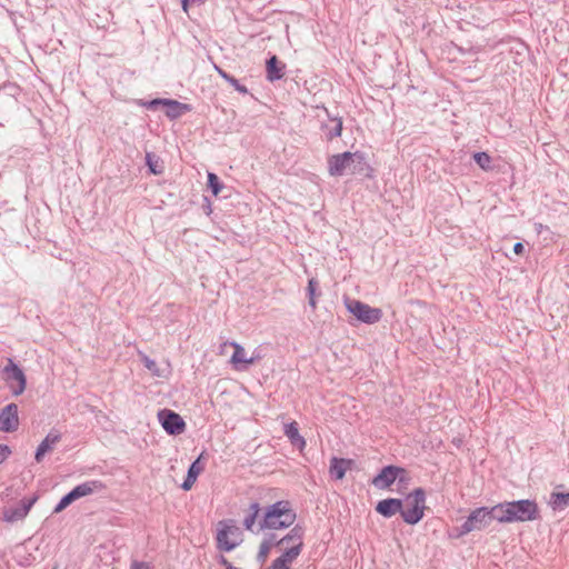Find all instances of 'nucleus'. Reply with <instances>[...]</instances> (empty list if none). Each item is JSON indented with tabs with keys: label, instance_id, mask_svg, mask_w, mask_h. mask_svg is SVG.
Returning <instances> with one entry per match:
<instances>
[{
	"label": "nucleus",
	"instance_id": "11",
	"mask_svg": "<svg viewBox=\"0 0 569 569\" xmlns=\"http://www.w3.org/2000/svg\"><path fill=\"white\" fill-rule=\"evenodd\" d=\"M157 417L167 433L178 436L184 432L187 425L179 413L170 409H162Z\"/></svg>",
	"mask_w": 569,
	"mask_h": 569
},
{
	"label": "nucleus",
	"instance_id": "25",
	"mask_svg": "<svg viewBox=\"0 0 569 569\" xmlns=\"http://www.w3.org/2000/svg\"><path fill=\"white\" fill-rule=\"evenodd\" d=\"M473 159L481 169H490L491 157L487 152H477L473 154Z\"/></svg>",
	"mask_w": 569,
	"mask_h": 569
},
{
	"label": "nucleus",
	"instance_id": "32",
	"mask_svg": "<svg viewBox=\"0 0 569 569\" xmlns=\"http://www.w3.org/2000/svg\"><path fill=\"white\" fill-rule=\"evenodd\" d=\"M229 83H230V84H231V86H232L237 91H239V92H241V93H247V92H248L247 88H246L244 86H241V84L239 83V81H238L236 78H233V77L230 79Z\"/></svg>",
	"mask_w": 569,
	"mask_h": 569
},
{
	"label": "nucleus",
	"instance_id": "10",
	"mask_svg": "<svg viewBox=\"0 0 569 569\" xmlns=\"http://www.w3.org/2000/svg\"><path fill=\"white\" fill-rule=\"evenodd\" d=\"M3 379L14 396H19L24 391L27 385L26 376L11 359L8 360V365L3 369Z\"/></svg>",
	"mask_w": 569,
	"mask_h": 569
},
{
	"label": "nucleus",
	"instance_id": "15",
	"mask_svg": "<svg viewBox=\"0 0 569 569\" xmlns=\"http://www.w3.org/2000/svg\"><path fill=\"white\" fill-rule=\"evenodd\" d=\"M376 510L383 517H392L397 512L401 513L402 500L396 498L381 500L378 502Z\"/></svg>",
	"mask_w": 569,
	"mask_h": 569
},
{
	"label": "nucleus",
	"instance_id": "20",
	"mask_svg": "<svg viewBox=\"0 0 569 569\" xmlns=\"http://www.w3.org/2000/svg\"><path fill=\"white\" fill-rule=\"evenodd\" d=\"M284 435L289 438L292 445L298 446L300 450L306 447V440L299 433L298 423L292 421L284 427Z\"/></svg>",
	"mask_w": 569,
	"mask_h": 569
},
{
	"label": "nucleus",
	"instance_id": "9",
	"mask_svg": "<svg viewBox=\"0 0 569 569\" xmlns=\"http://www.w3.org/2000/svg\"><path fill=\"white\" fill-rule=\"evenodd\" d=\"M396 480L407 482L409 480L407 470L397 466H387L372 479V485L379 489H388Z\"/></svg>",
	"mask_w": 569,
	"mask_h": 569
},
{
	"label": "nucleus",
	"instance_id": "33",
	"mask_svg": "<svg viewBox=\"0 0 569 569\" xmlns=\"http://www.w3.org/2000/svg\"><path fill=\"white\" fill-rule=\"evenodd\" d=\"M11 453L8 446L0 445V463H2Z\"/></svg>",
	"mask_w": 569,
	"mask_h": 569
},
{
	"label": "nucleus",
	"instance_id": "6",
	"mask_svg": "<svg viewBox=\"0 0 569 569\" xmlns=\"http://www.w3.org/2000/svg\"><path fill=\"white\" fill-rule=\"evenodd\" d=\"M347 310L359 321L368 325L377 323L382 318V310L373 308L360 300L345 299Z\"/></svg>",
	"mask_w": 569,
	"mask_h": 569
},
{
	"label": "nucleus",
	"instance_id": "39",
	"mask_svg": "<svg viewBox=\"0 0 569 569\" xmlns=\"http://www.w3.org/2000/svg\"><path fill=\"white\" fill-rule=\"evenodd\" d=\"M513 251H515L516 254H521L523 252V244L520 243V242H517L513 246Z\"/></svg>",
	"mask_w": 569,
	"mask_h": 569
},
{
	"label": "nucleus",
	"instance_id": "35",
	"mask_svg": "<svg viewBox=\"0 0 569 569\" xmlns=\"http://www.w3.org/2000/svg\"><path fill=\"white\" fill-rule=\"evenodd\" d=\"M206 0H181L182 2V9L184 12H188V8L190 4L193 3H203Z\"/></svg>",
	"mask_w": 569,
	"mask_h": 569
},
{
	"label": "nucleus",
	"instance_id": "21",
	"mask_svg": "<svg viewBox=\"0 0 569 569\" xmlns=\"http://www.w3.org/2000/svg\"><path fill=\"white\" fill-rule=\"evenodd\" d=\"M60 440L58 433H49L39 445L36 452V460L40 462L43 456L53 449V446Z\"/></svg>",
	"mask_w": 569,
	"mask_h": 569
},
{
	"label": "nucleus",
	"instance_id": "34",
	"mask_svg": "<svg viewBox=\"0 0 569 569\" xmlns=\"http://www.w3.org/2000/svg\"><path fill=\"white\" fill-rule=\"evenodd\" d=\"M131 569H151L150 565L144 561H133L131 563Z\"/></svg>",
	"mask_w": 569,
	"mask_h": 569
},
{
	"label": "nucleus",
	"instance_id": "26",
	"mask_svg": "<svg viewBox=\"0 0 569 569\" xmlns=\"http://www.w3.org/2000/svg\"><path fill=\"white\" fill-rule=\"evenodd\" d=\"M208 186L214 196H218L222 190V183L220 182L218 176L212 172L208 173Z\"/></svg>",
	"mask_w": 569,
	"mask_h": 569
},
{
	"label": "nucleus",
	"instance_id": "28",
	"mask_svg": "<svg viewBox=\"0 0 569 569\" xmlns=\"http://www.w3.org/2000/svg\"><path fill=\"white\" fill-rule=\"evenodd\" d=\"M74 501L72 495L69 492L68 495H66L60 501L59 503L54 508V512L56 513H59L61 512L62 510H64L69 505H71L72 502Z\"/></svg>",
	"mask_w": 569,
	"mask_h": 569
},
{
	"label": "nucleus",
	"instance_id": "29",
	"mask_svg": "<svg viewBox=\"0 0 569 569\" xmlns=\"http://www.w3.org/2000/svg\"><path fill=\"white\" fill-rule=\"evenodd\" d=\"M335 126L329 131L328 139H333L341 136L342 132V120L341 119H333Z\"/></svg>",
	"mask_w": 569,
	"mask_h": 569
},
{
	"label": "nucleus",
	"instance_id": "41",
	"mask_svg": "<svg viewBox=\"0 0 569 569\" xmlns=\"http://www.w3.org/2000/svg\"><path fill=\"white\" fill-rule=\"evenodd\" d=\"M168 103L171 104L174 109L179 108V103L176 101H170Z\"/></svg>",
	"mask_w": 569,
	"mask_h": 569
},
{
	"label": "nucleus",
	"instance_id": "42",
	"mask_svg": "<svg viewBox=\"0 0 569 569\" xmlns=\"http://www.w3.org/2000/svg\"><path fill=\"white\" fill-rule=\"evenodd\" d=\"M53 569H56V568H53Z\"/></svg>",
	"mask_w": 569,
	"mask_h": 569
},
{
	"label": "nucleus",
	"instance_id": "38",
	"mask_svg": "<svg viewBox=\"0 0 569 569\" xmlns=\"http://www.w3.org/2000/svg\"><path fill=\"white\" fill-rule=\"evenodd\" d=\"M220 563L224 566L226 569H238L237 567L232 566L226 557H220Z\"/></svg>",
	"mask_w": 569,
	"mask_h": 569
},
{
	"label": "nucleus",
	"instance_id": "37",
	"mask_svg": "<svg viewBox=\"0 0 569 569\" xmlns=\"http://www.w3.org/2000/svg\"><path fill=\"white\" fill-rule=\"evenodd\" d=\"M214 69L217 70L218 74L223 78L226 81H230V79L232 78V76L228 74L224 70H222L221 68H219L218 66L214 67Z\"/></svg>",
	"mask_w": 569,
	"mask_h": 569
},
{
	"label": "nucleus",
	"instance_id": "36",
	"mask_svg": "<svg viewBox=\"0 0 569 569\" xmlns=\"http://www.w3.org/2000/svg\"><path fill=\"white\" fill-rule=\"evenodd\" d=\"M316 287L317 281L315 279H310L308 283L309 296H316Z\"/></svg>",
	"mask_w": 569,
	"mask_h": 569
},
{
	"label": "nucleus",
	"instance_id": "27",
	"mask_svg": "<svg viewBox=\"0 0 569 569\" xmlns=\"http://www.w3.org/2000/svg\"><path fill=\"white\" fill-rule=\"evenodd\" d=\"M142 361L144 363V367L156 377H163L162 371L160 370L158 363L150 359L147 356H142Z\"/></svg>",
	"mask_w": 569,
	"mask_h": 569
},
{
	"label": "nucleus",
	"instance_id": "2",
	"mask_svg": "<svg viewBox=\"0 0 569 569\" xmlns=\"http://www.w3.org/2000/svg\"><path fill=\"white\" fill-rule=\"evenodd\" d=\"M365 157L359 152H342L328 159V172L332 177L355 174L363 170Z\"/></svg>",
	"mask_w": 569,
	"mask_h": 569
},
{
	"label": "nucleus",
	"instance_id": "19",
	"mask_svg": "<svg viewBox=\"0 0 569 569\" xmlns=\"http://www.w3.org/2000/svg\"><path fill=\"white\" fill-rule=\"evenodd\" d=\"M201 457L202 455L190 466L188 470L187 478L181 486L182 489L186 491L190 490L193 487L198 476L203 471V466L200 462Z\"/></svg>",
	"mask_w": 569,
	"mask_h": 569
},
{
	"label": "nucleus",
	"instance_id": "3",
	"mask_svg": "<svg viewBox=\"0 0 569 569\" xmlns=\"http://www.w3.org/2000/svg\"><path fill=\"white\" fill-rule=\"evenodd\" d=\"M426 509L425 490L417 488L402 501L401 517L406 523L416 525L425 517Z\"/></svg>",
	"mask_w": 569,
	"mask_h": 569
},
{
	"label": "nucleus",
	"instance_id": "18",
	"mask_svg": "<svg viewBox=\"0 0 569 569\" xmlns=\"http://www.w3.org/2000/svg\"><path fill=\"white\" fill-rule=\"evenodd\" d=\"M286 64L280 62L276 56H272L267 61V78L270 81H276L284 76Z\"/></svg>",
	"mask_w": 569,
	"mask_h": 569
},
{
	"label": "nucleus",
	"instance_id": "31",
	"mask_svg": "<svg viewBox=\"0 0 569 569\" xmlns=\"http://www.w3.org/2000/svg\"><path fill=\"white\" fill-rule=\"evenodd\" d=\"M147 164L153 174H161L162 168L158 166V161H153L150 154H147Z\"/></svg>",
	"mask_w": 569,
	"mask_h": 569
},
{
	"label": "nucleus",
	"instance_id": "13",
	"mask_svg": "<svg viewBox=\"0 0 569 569\" xmlns=\"http://www.w3.org/2000/svg\"><path fill=\"white\" fill-rule=\"evenodd\" d=\"M289 539H293V545L288 552H283L280 557H278L271 565L270 569H291V563L299 556V547L301 545L299 536L293 533Z\"/></svg>",
	"mask_w": 569,
	"mask_h": 569
},
{
	"label": "nucleus",
	"instance_id": "8",
	"mask_svg": "<svg viewBox=\"0 0 569 569\" xmlns=\"http://www.w3.org/2000/svg\"><path fill=\"white\" fill-rule=\"evenodd\" d=\"M495 519L492 508L480 507L470 512L461 527L462 533H469L475 530H481L488 527Z\"/></svg>",
	"mask_w": 569,
	"mask_h": 569
},
{
	"label": "nucleus",
	"instance_id": "40",
	"mask_svg": "<svg viewBox=\"0 0 569 569\" xmlns=\"http://www.w3.org/2000/svg\"><path fill=\"white\" fill-rule=\"evenodd\" d=\"M309 303L315 309L317 306L316 296H309Z\"/></svg>",
	"mask_w": 569,
	"mask_h": 569
},
{
	"label": "nucleus",
	"instance_id": "16",
	"mask_svg": "<svg viewBox=\"0 0 569 569\" xmlns=\"http://www.w3.org/2000/svg\"><path fill=\"white\" fill-rule=\"evenodd\" d=\"M352 465H353V461L351 459H342V458L333 457L330 460L329 472L337 480H341L345 477L347 470H349L352 467Z\"/></svg>",
	"mask_w": 569,
	"mask_h": 569
},
{
	"label": "nucleus",
	"instance_id": "17",
	"mask_svg": "<svg viewBox=\"0 0 569 569\" xmlns=\"http://www.w3.org/2000/svg\"><path fill=\"white\" fill-rule=\"evenodd\" d=\"M104 486L101 481L92 480L84 483H81L77 487H74L70 493L72 495L73 499L77 500L79 498L86 497L91 495L92 492L97 490L103 489Z\"/></svg>",
	"mask_w": 569,
	"mask_h": 569
},
{
	"label": "nucleus",
	"instance_id": "14",
	"mask_svg": "<svg viewBox=\"0 0 569 569\" xmlns=\"http://www.w3.org/2000/svg\"><path fill=\"white\" fill-rule=\"evenodd\" d=\"M36 498L22 500L19 507L3 510L2 519L7 522H13L26 518Z\"/></svg>",
	"mask_w": 569,
	"mask_h": 569
},
{
	"label": "nucleus",
	"instance_id": "7",
	"mask_svg": "<svg viewBox=\"0 0 569 569\" xmlns=\"http://www.w3.org/2000/svg\"><path fill=\"white\" fill-rule=\"evenodd\" d=\"M227 347H231L233 349V353L230 358V363L232 368L237 371L247 369L249 366L253 365L259 359V356H256L253 353L249 355L248 351L236 341L223 342L220 346L221 353Z\"/></svg>",
	"mask_w": 569,
	"mask_h": 569
},
{
	"label": "nucleus",
	"instance_id": "12",
	"mask_svg": "<svg viewBox=\"0 0 569 569\" xmlns=\"http://www.w3.org/2000/svg\"><path fill=\"white\" fill-rule=\"evenodd\" d=\"M19 427L18 406L9 403L0 411V430L4 432L16 431Z\"/></svg>",
	"mask_w": 569,
	"mask_h": 569
},
{
	"label": "nucleus",
	"instance_id": "4",
	"mask_svg": "<svg viewBox=\"0 0 569 569\" xmlns=\"http://www.w3.org/2000/svg\"><path fill=\"white\" fill-rule=\"evenodd\" d=\"M296 520V513L288 501H279L272 505L264 515L263 527L269 529H282L290 527Z\"/></svg>",
	"mask_w": 569,
	"mask_h": 569
},
{
	"label": "nucleus",
	"instance_id": "24",
	"mask_svg": "<svg viewBox=\"0 0 569 569\" xmlns=\"http://www.w3.org/2000/svg\"><path fill=\"white\" fill-rule=\"evenodd\" d=\"M260 508L258 503H251L249 507V515L244 518L243 525L246 529L252 530L256 519L259 515Z\"/></svg>",
	"mask_w": 569,
	"mask_h": 569
},
{
	"label": "nucleus",
	"instance_id": "30",
	"mask_svg": "<svg viewBox=\"0 0 569 569\" xmlns=\"http://www.w3.org/2000/svg\"><path fill=\"white\" fill-rule=\"evenodd\" d=\"M272 545H273V543H272V541H271V540H264V541H262V542L260 543V547H259V557H260L262 560H264V559L268 557V555H269V552H270V550H271V548H272Z\"/></svg>",
	"mask_w": 569,
	"mask_h": 569
},
{
	"label": "nucleus",
	"instance_id": "5",
	"mask_svg": "<svg viewBox=\"0 0 569 569\" xmlns=\"http://www.w3.org/2000/svg\"><path fill=\"white\" fill-rule=\"evenodd\" d=\"M242 542L241 529L230 521L218 523L217 543L222 551H231Z\"/></svg>",
	"mask_w": 569,
	"mask_h": 569
},
{
	"label": "nucleus",
	"instance_id": "22",
	"mask_svg": "<svg viewBox=\"0 0 569 569\" xmlns=\"http://www.w3.org/2000/svg\"><path fill=\"white\" fill-rule=\"evenodd\" d=\"M293 533H296L300 538L301 545L299 547V553L301 552L302 547H303V530L301 527H298V526L292 528L287 536H284L282 539H280L278 541V545L281 546V548L283 549V552H288V550H290V548L292 546H295L293 539H289V537H292Z\"/></svg>",
	"mask_w": 569,
	"mask_h": 569
},
{
	"label": "nucleus",
	"instance_id": "1",
	"mask_svg": "<svg viewBox=\"0 0 569 569\" xmlns=\"http://www.w3.org/2000/svg\"><path fill=\"white\" fill-rule=\"evenodd\" d=\"M495 520L507 522H525L537 519L538 507L531 500H518L498 503L492 507Z\"/></svg>",
	"mask_w": 569,
	"mask_h": 569
},
{
	"label": "nucleus",
	"instance_id": "23",
	"mask_svg": "<svg viewBox=\"0 0 569 569\" xmlns=\"http://www.w3.org/2000/svg\"><path fill=\"white\" fill-rule=\"evenodd\" d=\"M549 505L553 510H562L569 506V491L556 492L550 495Z\"/></svg>",
	"mask_w": 569,
	"mask_h": 569
}]
</instances>
